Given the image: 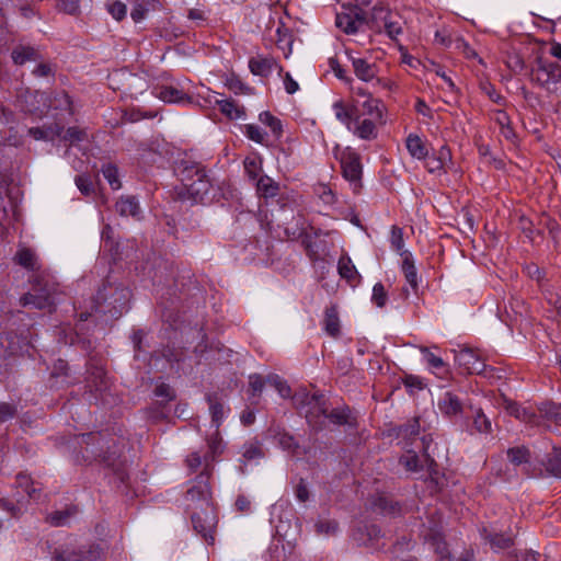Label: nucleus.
Instances as JSON below:
<instances>
[{
  "mask_svg": "<svg viewBox=\"0 0 561 561\" xmlns=\"http://www.w3.org/2000/svg\"><path fill=\"white\" fill-rule=\"evenodd\" d=\"M293 401L300 414H304L308 424L314 430H321L325 424L327 401L324 396L299 391L294 394Z\"/></svg>",
  "mask_w": 561,
  "mask_h": 561,
  "instance_id": "obj_1",
  "label": "nucleus"
},
{
  "mask_svg": "<svg viewBox=\"0 0 561 561\" xmlns=\"http://www.w3.org/2000/svg\"><path fill=\"white\" fill-rule=\"evenodd\" d=\"M179 176L188 197L203 203L211 187L205 170L196 163L185 164L179 170Z\"/></svg>",
  "mask_w": 561,
  "mask_h": 561,
  "instance_id": "obj_2",
  "label": "nucleus"
},
{
  "mask_svg": "<svg viewBox=\"0 0 561 561\" xmlns=\"http://www.w3.org/2000/svg\"><path fill=\"white\" fill-rule=\"evenodd\" d=\"M530 81L550 93H557L561 89V66L539 56L530 70Z\"/></svg>",
  "mask_w": 561,
  "mask_h": 561,
  "instance_id": "obj_3",
  "label": "nucleus"
},
{
  "mask_svg": "<svg viewBox=\"0 0 561 561\" xmlns=\"http://www.w3.org/2000/svg\"><path fill=\"white\" fill-rule=\"evenodd\" d=\"M369 23L371 30L385 32L391 39H397L402 34V19L382 3L373 7Z\"/></svg>",
  "mask_w": 561,
  "mask_h": 561,
  "instance_id": "obj_4",
  "label": "nucleus"
},
{
  "mask_svg": "<svg viewBox=\"0 0 561 561\" xmlns=\"http://www.w3.org/2000/svg\"><path fill=\"white\" fill-rule=\"evenodd\" d=\"M57 289L53 283L36 280L32 291L23 295L20 304L23 307L44 310L50 308L56 302Z\"/></svg>",
  "mask_w": 561,
  "mask_h": 561,
  "instance_id": "obj_5",
  "label": "nucleus"
},
{
  "mask_svg": "<svg viewBox=\"0 0 561 561\" xmlns=\"http://www.w3.org/2000/svg\"><path fill=\"white\" fill-rule=\"evenodd\" d=\"M96 552L77 541H70L55 550L53 561H91Z\"/></svg>",
  "mask_w": 561,
  "mask_h": 561,
  "instance_id": "obj_6",
  "label": "nucleus"
},
{
  "mask_svg": "<svg viewBox=\"0 0 561 561\" xmlns=\"http://www.w3.org/2000/svg\"><path fill=\"white\" fill-rule=\"evenodd\" d=\"M208 465L205 470L196 477L193 484L187 489L185 499L191 503H201V506L210 507V486H209Z\"/></svg>",
  "mask_w": 561,
  "mask_h": 561,
  "instance_id": "obj_7",
  "label": "nucleus"
},
{
  "mask_svg": "<svg viewBox=\"0 0 561 561\" xmlns=\"http://www.w3.org/2000/svg\"><path fill=\"white\" fill-rule=\"evenodd\" d=\"M341 165L343 170V176L348 182H351L354 190L357 191L360 187V180L363 173V167L359 154L351 149H347L342 154Z\"/></svg>",
  "mask_w": 561,
  "mask_h": 561,
  "instance_id": "obj_8",
  "label": "nucleus"
},
{
  "mask_svg": "<svg viewBox=\"0 0 561 561\" xmlns=\"http://www.w3.org/2000/svg\"><path fill=\"white\" fill-rule=\"evenodd\" d=\"M456 364L468 374H484L486 365L484 360L469 347L460 348L459 351L453 350Z\"/></svg>",
  "mask_w": 561,
  "mask_h": 561,
  "instance_id": "obj_9",
  "label": "nucleus"
},
{
  "mask_svg": "<svg viewBox=\"0 0 561 561\" xmlns=\"http://www.w3.org/2000/svg\"><path fill=\"white\" fill-rule=\"evenodd\" d=\"M192 523L194 529L202 535V537L207 542L214 541V528L216 525V517L214 515L213 507H205V510L201 512H195L192 514Z\"/></svg>",
  "mask_w": 561,
  "mask_h": 561,
  "instance_id": "obj_10",
  "label": "nucleus"
},
{
  "mask_svg": "<svg viewBox=\"0 0 561 561\" xmlns=\"http://www.w3.org/2000/svg\"><path fill=\"white\" fill-rule=\"evenodd\" d=\"M504 409L510 415L530 426H542L541 417L530 407H522L514 401L504 399Z\"/></svg>",
  "mask_w": 561,
  "mask_h": 561,
  "instance_id": "obj_11",
  "label": "nucleus"
},
{
  "mask_svg": "<svg viewBox=\"0 0 561 561\" xmlns=\"http://www.w3.org/2000/svg\"><path fill=\"white\" fill-rule=\"evenodd\" d=\"M205 102L209 105L216 104L219 106L220 112L229 119H240L245 115L244 107L240 106L231 99L220 100L217 98L216 92H208L207 96L204 98Z\"/></svg>",
  "mask_w": 561,
  "mask_h": 561,
  "instance_id": "obj_12",
  "label": "nucleus"
},
{
  "mask_svg": "<svg viewBox=\"0 0 561 561\" xmlns=\"http://www.w3.org/2000/svg\"><path fill=\"white\" fill-rule=\"evenodd\" d=\"M153 93L163 102L178 104L192 103V98L190 95L185 94L182 90L172 85L157 87Z\"/></svg>",
  "mask_w": 561,
  "mask_h": 561,
  "instance_id": "obj_13",
  "label": "nucleus"
},
{
  "mask_svg": "<svg viewBox=\"0 0 561 561\" xmlns=\"http://www.w3.org/2000/svg\"><path fill=\"white\" fill-rule=\"evenodd\" d=\"M437 407L440 413L448 417L459 415L463 409L460 398L450 391L443 393L438 399Z\"/></svg>",
  "mask_w": 561,
  "mask_h": 561,
  "instance_id": "obj_14",
  "label": "nucleus"
},
{
  "mask_svg": "<svg viewBox=\"0 0 561 561\" xmlns=\"http://www.w3.org/2000/svg\"><path fill=\"white\" fill-rule=\"evenodd\" d=\"M20 220V211L18 204L10 201L9 206L0 208V234L5 236L15 222Z\"/></svg>",
  "mask_w": 561,
  "mask_h": 561,
  "instance_id": "obj_15",
  "label": "nucleus"
},
{
  "mask_svg": "<svg viewBox=\"0 0 561 561\" xmlns=\"http://www.w3.org/2000/svg\"><path fill=\"white\" fill-rule=\"evenodd\" d=\"M77 515V506L70 505L47 514L46 522L54 527L69 526Z\"/></svg>",
  "mask_w": 561,
  "mask_h": 561,
  "instance_id": "obj_16",
  "label": "nucleus"
},
{
  "mask_svg": "<svg viewBox=\"0 0 561 561\" xmlns=\"http://www.w3.org/2000/svg\"><path fill=\"white\" fill-rule=\"evenodd\" d=\"M376 121L370 118L360 119L359 116H355L352 125V131L355 136L364 140H371L377 137Z\"/></svg>",
  "mask_w": 561,
  "mask_h": 561,
  "instance_id": "obj_17",
  "label": "nucleus"
},
{
  "mask_svg": "<svg viewBox=\"0 0 561 561\" xmlns=\"http://www.w3.org/2000/svg\"><path fill=\"white\" fill-rule=\"evenodd\" d=\"M352 66L356 77L365 82H369L377 76V67L375 64L368 62L364 58L351 57Z\"/></svg>",
  "mask_w": 561,
  "mask_h": 561,
  "instance_id": "obj_18",
  "label": "nucleus"
},
{
  "mask_svg": "<svg viewBox=\"0 0 561 561\" xmlns=\"http://www.w3.org/2000/svg\"><path fill=\"white\" fill-rule=\"evenodd\" d=\"M402 257V272L404 274L407 283L411 286V288L415 291L417 289V271L414 264L413 256L411 252L403 251L400 253Z\"/></svg>",
  "mask_w": 561,
  "mask_h": 561,
  "instance_id": "obj_19",
  "label": "nucleus"
},
{
  "mask_svg": "<svg viewBox=\"0 0 561 561\" xmlns=\"http://www.w3.org/2000/svg\"><path fill=\"white\" fill-rule=\"evenodd\" d=\"M116 211L123 216H131L136 219L140 218V206L134 196H122L115 204Z\"/></svg>",
  "mask_w": 561,
  "mask_h": 561,
  "instance_id": "obj_20",
  "label": "nucleus"
},
{
  "mask_svg": "<svg viewBox=\"0 0 561 561\" xmlns=\"http://www.w3.org/2000/svg\"><path fill=\"white\" fill-rule=\"evenodd\" d=\"M405 147L410 156L417 160H424L428 156V149L422 138L416 134H410L405 139Z\"/></svg>",
  "mask_w": 561,
  "mask_h": 561,
  "instance_id": "obj_21",
  "label": "nucleus"
},
{
  "mask_svg": "<svg viewBox=\"0 0 561 561\" xmlns=\"http://www.w3.org/2000/svg\"><path fill=\"white\" fill-rule=\"evenodd\" d=\"M481 536L484 541L491 546L494 551H501L510 548L513 545V538L503 534H493L486 528H483Z\"/></svg>",
  "mask_w": 561,
  "mask_h": 561,
  "instance_id": "obj_22",
  "label": "nucleus"
},
{
  "mask_svg": "<svg viewBox=\"0 0 561 561\" xmlns=\"http://www.w3.org/2000/svg\"><path fill=\"white\" fill-rule=\"evenodd\" d=\"M420 352L423 354V359L432 373L440 376L448 371L447 364L443 360V358L432 353L428 347L420 346Z\"/></svg>",
  "mask_w": 561,
  "mask_h": 561,
  "instance_id": "obj_23",
  "label": "nucleus"
},
{
  "mask_svg": "<svg viewBox=\"0 0 561 561\" xmlns=\"http://www.w3.org/2000/svg\"><path fill=\"white\" fill-rule=\"evenodd\" d=\"M324 331L332 337H337L340 335V319L337 307L335 305H331L325 309L324 319H323Z\"/></svg>",
  "mask_w": 561,
  "mask_h": 561,
  "instance_id": "obj_24",
  "label": "nucleus"
},
{
  "mask_svg": "<svg viewBox=\"0 0 561 561\" xmlns=\"http://www.w3.org/2000/svg\"><path fill=\"white\" fill-rule=\"evenodd\" d=\"M131 5L130 16L134 22L142 21L147 13L154 9L157 0H127Z\"/></svg>",
  "mask_w": 561,
  "mask_h": 561,
  "instance_id": "obj_25",
  "label": "nucleus"
},
{
  "mask_svg": "<svg viewBox=\"0 0 561 561\" xmlns=\"http://www.w3.org/2000/svg\"><path fill=\"white\" fill-rule=\"evenodd\" d=\"M275 66V61L273 58L267 57H255L251 58L249 61V68L251 72L255 76L267 77Z\"/></svg>",
  "mask_w": 561,
  "mask_h": 561,
  "instance_id": "obj_26",
  "label": "nucleus"
},
{
  "mask_svg": "<svg viewBox=\"0 0 561 561\" xmlns=\"http://www.w3.org/2000/svg\"><path fill=\"white\" fill-rule=\"evenodd\" d=\"M538 411L540 412L539 416L541 417L542 424L543 420H547L561 426V404L543 402L538 407Z\"/></svg>",
  "mask_w": 561,
  "mask_h": 561,
  "instance_id": "obj_27",
  "label": "nucleus"
},
{
  "mask_svg": "<svg viewBox=\"0 0 561 561\" xmlns=\"http://www.w3.org/2000/svg\"><path fill=\"white\" fill-rule=\"evenodd\" d=\"M363 108L365 111V114L369 115L371 118L376 122H379L380 124L383 123V103L373 98L371 95H368V99H366L363 102Z\"/></svg>",
  "mask_w": 561,
  "mask_h": 561,
  "instance_id": "obj_28",
  "label": "nucleus"
},
{
  "mask_svg": "<svg viewBox=\"0 0 561 561\" xmlns=\"http://www.w3.org/2000/svg\"><path fill=\"white\" fill-rule=\"evenodd\" d=\"M507 458L515 466L527 465L530 461V451L526 446H516L507 449Z\"/></svg>",
  "mask_w": 561,
  "mask_h": 561,
  "instance_id": "obj_29",
  "label": "nucleus"
},
{
  "mask_svg": "<svg viewBox=\"0 0 561 561\" xmlns=\"http://www.w3.org/2000/svg\"><path fill=\"white\" fill-rule=\"evenodd\" d=\"M16 485L22 489L30 499L36 500L38 499V493L41 488L38 483H35L30 476L25 473H19L16 476Z\"/></svg>",
  "mask_w": 561,
  "mask_h": 561,
  "instance_id": "obj_30",
  "label": "nucleus"
},
{
  "mask_svg": "<svg viewBox=\"0 0 561 561\" xmlns=\"http://www.w3.org/2000/svg\"><path fill=\"white\" fill-rule=\"evenodd\" d=\"M332 108L336 119L344 124L348 130L352 129V125L355 118L353 111L346 107L342 101L334 102Z\"/></svg>",
  "mask_w": 561,
  "mask_h": 561,
  "instance_id": "obj_31",
  "label": "nucleus"
},
{
  "mask_svg": "<svg viewBox=\"0 0 561 561\" xmlns=\"http://www.w3.org/2000/svg\"><path fill=\"white\" fill-rule=\"evenodd\" d=\"M14 260L19 265L26 270H36L38 267L35 252L27 248L20 249L16 252Z\"/></svg>",
  "mask_w": 561,
  "mask_h": 561,
  "instance_id": "obj_32",
  "label": "nucleus"
},
{
  "mask_svg": "<svg viewBox=\"0 0 561 561\" xmlns=\"http://www.w3.org/2000/svg\"><path fill=\"white\" fill-rule=\"evenodd\" d=\"M49 106L54 110L60 111L61 113L66 112L68 115H73L72 101L65 92L57 93L50 100Z\"/></svg>",
  "mask_w": 561,
  "mask_h": 561,
  "instance_id": "obj_33",
  "label": "nucleus"
},
{
  "mask_svg": "<svg viewBox=\"0 0 561 561\" xmlns=\"http://www.w3.org/2000/svg\"><path fill=\"white\" fill-rule=\"evenodd\" d=\"M546 470L549 474L561 478V448L554 447L552 453L548 456Z\"/></svg>",
  "mask_w": 561,
  "mask_h": 561,
  "instance_id": "obj_34",
  "label": "nucleus"
},
{
  "mask_svg": "<svg viewBox=\"0 0 561 561\" xmlns=\"http://www.w3.org/2000/svg\"><path fill=\"white\" fill-rule=\"evenodd\" d=\"M335 24L347 34H354L358 31L357 20L354 19L352 13H337Z\"/></svg>",
  "mask_w": 561,
  "mask_h": 561,
  "instance_id": "obj_35",
  "label": "nucleus"
},
{
  "mask_svg": "<svg viewBox=\"0 0 561 561\" xmlns=\"http://www.w3.org/2000/svg\"><path fill=\"white\" fill-rule=\"evenodd\" d=\"M449 158H450L449 150L446 147H442L439 150L438 157H434V156L428 157L427 156L425 167L428 170V172H431V173L439 171L444 168L445 161Z\"/></svg>",
  "mask_w": 561,
  "mask_h": 561,
  "instance_id": "obj_36",
  "label": "nucleus"
},
{
  "mask_svg": "<svg viewBox=\"0 0 561 561\" xmlns=\"http://www.w3.org/2000/svg\"><path fill=\"white\" fill-rule=\"evenodd\" d=\"M260 122L270 127L272 134L276 137H279L283 131V126L280 121L274 116L271 112L264 111L259 115Z\"/></svg>",
  "mask_w": 561,
  "mask_h": 561,
  "instance_id": "obj_37",
  "label": "nucleus"
},
{
  "mask_svg": "<svg viewBox=\"0 0 561 561\" xmlns=\"http://www.w3.org/2000/svg\"><path fill=\"white\" fill-rule=\"evenodd\" d=\"M36 50L30 46H19L12 51V59L16 65H23L27 60L36 59Z\"/></svg>",
  "mask_w": 561,
  "mask_h": 561,
  "instance_id": "obj_38",
  "label": "nucleus"
},
{
  "mask_svg": "<svg viewBox=\"0 0 561 561\" xmlns=\"http://www.w3.org/2000/svg\"><path fill=\"white\" fill-rule=\"evenodd\" d=\"M426 538L428 539L431 546L434 548L435 552L439 554L442 559L448 557L446 542L444 541L439 531L431 530Z\"/></svg>",
  "mask_w": 561,
  "mask_h": 561,
  "instance_id": "obj_39",
  "label": "nucleus"
},
{
  "mask_svg": "<svg viewBox=\"0 0 561 561\" xmlns=\"http://www.w3.org/2000/svg\"><path fill=\"white\" fill-rule=\"evenodd\" d=\"M473 427L481 434H489L492 431V423L481 409H477L474 412Z\"/></svg>",
  "mask_w": 561,
  "mask_h": 561,
  "instance_id": "obj_40",
  "label": "nucleus"
},
{
  "mask_svg": "<svg viewBox=\"0 0 561 561\" xmlns=\"http://www.w3.org/2000/svg\"><path fill=\"white\" fill-rule=\"evenodd\" d=\"M256 187L265 197H273L278 192V185L268 176H261L257 180Z\"/></svg>",
  "mask_w": 561,
  "mask_h": 561,
  "instance_id": "obj_41",
  "label": "nucleus"
},
{
  "mask_svg": "<svg viewBox=\"0 0 561 561\" xmlns=\"http://www.w3.org/2000/svg\"><path fill=\"white\" fill-rule=\"evenodd\" d=\"M351 410L348 408L345 409H334L330 413L327 411L325 420H329L333 424L343 425L350 424Z\"/></svg>",
  "mask_w": 561,
  "mask_h": 561,
  "instance_id": "obj_42",
  "label": "nucleus"
},
{
  "mask_svg": "<svg viewBox=\"0 0 561 561\" xmlns=\"http://www.w3.org/2000/svg\"><path fill=\"white\" fill-rule=\"evenodd\" d=\"M339 274L347 280H354L357 276V271L350 257H341L337 264Z\"/></svg>",
  "mask_w": 561,
  "mask_h": 561,
  "instance_id": "obj_43",
  "label": "nucleus"
},
{
  "mask_svg": "<svg viewBox=\"0 0 561 561\" xmlns=\"http://www.w3.org/2000/svg\"><path fill=\"white\" fill-rule=\"evenodd\" d=\"M209 401V411L211 414V422L216 430L219 428L224 417H225V408L220 402L215 401L211 397L208 398Z\"/></svg>",
  "mask_w": 561,
  "mask_h": 561,
  "instance_id": "obj_44",
  "label": "nucleus"
},
{
  "mask_svg": "<svg viewBox=\"0 0 561 561\" xmlns=\"http://www.w3.org/2000/svg\"><path fill=\"white\" fill-rule=\"evenodd\" d=\"M420 434V423L419 419H413L409 421L405 425L399 428L398 435L402 438L415 439Z\"/></svg>",
  "mask_w": 561,
  "mask_h": 561,
  "instance_id": "obj_45",
  "label": "nucleus"
},
{
  "mask_svg": "<svg viewBox=\"0 0 561 561\" xmlns=\"http://www.w3.org/2000/svg\"><path fill=\"white\" fill-rule=\"evenodd\" d=\"M339 529V524L334 519L320 518L316 523V531L319 535H334Z\"/></svg>",
  "mask_w": 561,
  "mask_h": 561,
  "instance_id": "obj_46",
  "label": "nucleus"
},
{
  "mask_svg": "<svg viewBox=\"0 0 561 561\" xmlns=\"http://www.w3.org/2000/svg\"><path fill=\"white\" fill-rule=\"evenodd\" d=\"M266 382L275 388V390L279 393L282 398L290 397L291 390L285 380H283L279 376H268L266 378Z\"/></svg>",
  "mask_w": 561,
  "mask_h": 561,
  "instance_id": "obj_47",
  "label": "nucleus"
},
{
  "mask_svg": "<svg viewBox=\"0 0 561 561\" xmlns=\"http://www.w3.org/2000/svg\"><path fill=\"white\" fill-rule=\"evenodd\" d=\"M129 293L126 288H115L113 294L114 306L118 314H122L126 310V302L128 300Z\"/></svg>",
  "mask_w": 561,
  "mask_h": 561,
  "instance_id": "obj_48",
  "label": "nucleus"
},
{
  "mask_svg": "<svg viewBox=\"0 0 561 561\" xmlns=\"http://www.w3.org/2000/svg\"><path fill=\"white\" fill-rule=\"evenodd\" d=\"M102 173L113 190H118L121 187V182L118 180V170L115 165H104L102 169Z\"/></svg>",
  "mask_w": 561,
  "mask_h": 561,
  "instance_id": "obj_49",
  "label": "nucleus"
},
{
  "mask_svg": "<svg viewBox=\"0 0 561 561\" xmlns=\"http://www.w3.org/2000/svg\"><path fill=\"white\" fill-rule=\"evenodd\" d=\"M242 457L247 461L256 460L263 457V453L257 443H248L242 447Z\"/></svg>",
  "mask_w": 561,
  "mask_h": 561,
  "instance_id": "obj_50",
  "label": "nucleus"
},
{
  "mask_svg": "<svg viewBox=\"0 0 561 561\" xmlns=\"http://www.w3.org/2000/svg\"><path fill=\"white\" fill-rule=\"evenodd\" d=\"M87 138V131L78 127H69L65 134L61 135V139L70 144H77L83 141Z\"/></svg>",
  "mask_w": 561,
  "mask_h": 561,
  "instance_id": "obj_51",
  "label": "nucleus"
},
{
  "mask_svg": "<svg viewBox=\"0 0 561 561\" xmlns=\"http://www.w3.org/2000/svg\"><path fill=\"white\" fill-rule=\"evenodd\" d=\"M365 530L367 533V539H364L363 537H359L358 535L362 534V530L358 529V531L354 535V538L355 540H357L358 542L360 543H368V542H373L374 540L378 539L379 536H380V528L377 526V525H366L365 526Z\"/></svg>",
  "mask_w": 561,
  "mask_h": 561,
  "instance_id": "obj_52",
  "label": "nucleus"
},
{
  "mask_svg": "<svg viewBox=\"0 0 561 561\" xmlns=\"http://www.w3.org/2000/svg\"><path fill=\"white\" fill-rule=\"evenodd\" d=\"M400 463L410 472H417L422 468L417 455L411 451L400 458Z\"/></svg>",
  "mask_w": 561,
  "mask_h": 561,
  "instance_id": "obj_53",
  "label": "nucleus"
},
{
  "mask_svg": "<svg viewBox=\"0 0 561 561\" xmlns=\"http://www.w3.org/2000/svg\"><path fill=\"white\" fill-rule=\"evenodd\" d=\"M244 170L250 179L256 180L261 172V160L255 157L245 158Z\"/></svg>",
  "mask_w": 561,
  "mask_h": 561,
  "instance_id": "obj_54",
  "label": "nucleus"
},
{
  "mask_svg": "<svg viewBox=\"0 0 561 561\" xmlns=\"http://www.w3.org/2000/svg\"><path fill=\"white\" fill-rule=\"evenodd\" d=\"M390 243L392 249H394L399 254L405 251L404 241H403V231L401 228L393 226L391 228Z\"/></svg>",
  "mask_w": 561,
  "mask_h": 561,
  "instance_id": "obj_55",
  "label": "nucleus"
},
{
  "mask_svg": "<svg viewBox=\"0 0 561 561\" xmlns=\"http://www.w3.org/2000/svg\"><path fill=\"white\" fill-rule=\"evenodd\" d=\"M226 87L236 94H248L250 88L247 87L238 77L231 76L226 80Z\"/></svg>",
  "mask_w": 561,
  "mask_h": 561,
  "instance_id": "obj_56",
  "label": "nucleus"
},
{
  "mask_svg": "<svg viewBox=\"0 0 561 561\" xmlns=\"http://www.w3.org/2000/svg\"><path fill=\"white\" fill-rule=\"evenodd\" d=\"M245 135L249 139L257 144H264L266 138V133L263 131L261 127L254 124H249L245 126Z\"/></svg>",
  "mask_w": 561,
  "mask_h": 561,
  "instance_id": "obj_57",
  "label": "nucleus"
},
{
  "mask_svg": "<svg viewBox=\"0 0 561 561\" xmlns=\"http://www.w3.org/2000/svg\"><path fill=\"white\" fill-rule=\"evenodd\" d=\"M374 304L382 308L387 302V293L381 283H376L373 288V297H371Z\"/></svg>",
  "mask_w": 561,
  "mask_h": 561,
  "instance_id": "obj_58",
  "label": "nucleus"
},
{
  "mask_svg": "<svg viewBox=\"0 0 561 561\" xmlns=\"http://www.w3.org/2000/svg\"><path fill=\"white\" fill-rule=\"evenodd\" d=\"M265 383H267L266 379H263L262 376H260L257 374H253V375L249 376V386H250L251 394L253 397L261 394Z\"/></svg>",
  "mask_w": 561,
  "mask_h": 561,
  "instance_id": "obj_59",
  "label": "nucleus"
},
{
  "mask_svg": "<svg viewBox=\"0 0 561 561\" xmlns=\"http://www.w3.org/2000/svg\"><path fill=\"white\" fill-rule=\"evenodd\" d=\"M107 10L111 13V15L117 21L123 20L127 13L126 4L121 1H114L107 4Z\"/></svg>",
  "mask_w": 561,
  "mask_h": 561,
  "instance_id": "obj_60",
  "label": "nucleus"
},
{
  "mask_svg": "<svg viewBox=\"0 0 561 561\" xmlns=\"http://www.w3.org/2000/svg\"><path fill=\"white\" fill-rule=\"evenodd\" d=\"M75 182L82 194L90 195L93 192V183L88 175H78L76 176Z\"/></svg>",
  "mask_w": 561,
  "mask_h": 561,
  "instance_id": "obj_61",
  "label": "nucleus"
},
{
  "mask_svg": "<svg viewBox=\"0 0 561 561\" xmlns=\"http://www.w3.org/2000/svg\"><path fill=\"white\" fill-rule=\"evenodd\" d=\"M16 413V407L8 403L0 402V423H3L10 419H12Z\"/></svg>",
  "mask_w": 561,
  "mask_h": 561,
  "instance_id": "obj_62",
  "label": "nucleus"
},
{
  "mask_svg": "<svg viewBox=\"0 0 561 561\" xmlns=\"http://www.w3.org/2000/svg\"><path fill=\"white\" fill-rule=\"evenodd\" d=\"M494 121L502 127L506 128V130H503V134L505 137H508L512 133V129L510 128V117L504 111H497L494 115Z\"/></svg>",
  "mask_w": 561,
  "mask_h": 561,
  "instance_id": "obj_63",
  "label": "nucleus"
},
{
  "mask_svg": "<svg viewBox=\"0 0 561 561\" xmlns=\"http://www.w3.org/2000/svg\"><path fill=\"white\" fill-rule=\"evenodd\" d=\"M58 7L68 14H76L79 11V0H59Z\"/></svg>",
  "mask_w": 561,
  "mask_h": 561,
  "instance_id": "obj_64",
  "label": "nucleus"
}]
</instances>
